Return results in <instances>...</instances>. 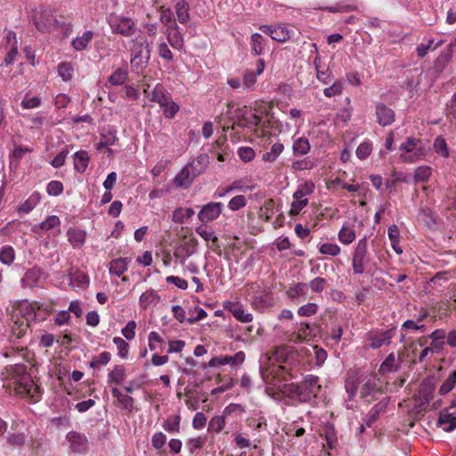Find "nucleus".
<instances>
[{"instance_id": "obj_1", "label": "nucleus", "mask_w": 456, "mask_h": 456, "mask_svg": "<svg viewBox=\"0 0 456 456\" xmlns=\"http://www.w3.org/2000/svg\"><path fill=\"white\" fill-rule=\"evenodd\" d=\"M272 102H256L255 108L235 107L228 104L225 113L216 117V123L224 132L232 131L231 137L239 140L240 129L253 130L259 137L270 135V129L277 127V120L272 113Z\"/></svg>"}, {"instance_id": "obj_2", "label": "nucleus", "mask_w": 456, "mask_h": 456, "mask_svg": "<svg viewBox=\"0 0 456 456\" xmlns=\"http://www.w3.org/2000/svg\"><path fill=\"white\" fill-rule=\"evenodd\" d=\"M3 387L10 395L14 394L21 397L37 402L40 398V387L35 383L27 370V366L21 362L4 366L0 371Z\"/></svg>"}, {"instance_id": "obj_3", "label": "nucleus", "mask_w": 456, "mask_h": 456, "mask_svg": "<svg viewBox=\"0 0 456 456\" xmlns=\"http://www.w3.org/2000/svg\"><path fill=\"white\" fill-rule=\"evenodd\" d=\"M270 365L261 369V375L265 382L270 380H289L296 378L294 368L298 363V354L291 346H276L268 356Z\"/></svg>"}, {"instance_id": "obj_4", "label": "nucleus", "mask_w": 456, "mask_h": 456, "mask_svg": "<svg viewBox=\"0 0 456 456\" xmlns=\"http://www.w3.org/2000/svg\"><path fill=\"white\" fill-rule=\"evenodd\" d=\"M42 310V305L39 302L34 301L29 303L22 301L17 304L12 314V331L17 338H21L25 335L30 326L31 322L41 321L45 317H40L39 312Z\"/></svg>"}, {"instance_id": "obj_5", "label": "nucleus", "mask_w": 456, "mask_h": 456, "mask_svg": "<svg viewBox=\"0 0 456 456\" xmlns=\"http://www.w3.org/2000/svg\"><path fill=\"white\" fill-rule=\"evenodd\" d=\"M246 292L251 297V305L254 309L259 312H264L275 303L272 290L265 285L264 281L248 283Z\"/></svg>"}, {"instance_id": "obj_6", "label": "nucleus", "mask_w": 456, "mask_h": 456, "mask_svg": "<svg viewBox=\"0 0 456 456\" xmlns=\"http://www.w3.org/2000/svg\"><path fill=\"white\" fill-rule=\"evenodd\" d=\"M399 150L401 151L400 159L404 163H414L423 159L426 156L423 142L413 136L407 137L401 143Z\"/></svg>"}, {"instance_id": "obj_7", "label": "nucleus", "mask_w": 456, "mask_h": 456, "mask_svg": "<svg viewBox=\"0 0 456 456\" xmlns=\"http://www.w3.org/2000/svg\"><path fill=\"white\" fill-rule=\"evenodd\" d=\"M384 388L380 379L374 373L363 374L362 379V387L360 396L371 403L378 399V395H382Z\"/></svg>"}, {"instance_id": "obj_8", "label": "nucleus", "mask_w": 456, "mask_h": 456, "mask_svg": "<svg viewBox=\"0 0 456 456\" xmlns=\"http://www.w3.org/2000/svg\"><path fill=\"white\" fill-rule=\"evenodd\" d=\"M107 21L115 34L122 35L123 37H131L136 31L135 22L133 19L126 17L122 14L110 13Z\"/></svg>"}, {"instance_id": "obj_9", "label": "nucleus", "mask_w": 456, "mask_h": 456, "mask_svg": "<svg viewBox=\"0 0 456 456\" xmlns=\"http://www.w3.org/2000/svg\"><path fill=\"white\" fill-rule=\"evenodd\" d=\"M200 160L192 161L187 164L175 177V183L178 187L188 188L194 178L201 173V167H200Z\"/></svg>"}, {"instance_id": "obj_10", "label": "nucleus", "mask_w": 456, "mask_h": 456, "mask_svg": "<svg viewBox=\"0 0 456 456\" xmlns=\"http://www.w3.org/2000/svg\"><path fill=\"white\" fill-rule=\"evenodd\" d=\"M301 392V403H308L312 399L317 397L322 389L319 384V378L315 375H306L301 383H298Z\"/></svg>"}, {"instance_id": "obj_11", "label": "nucleus", "mask_w": 456, "mask_h": 456, "mask_svg": "<svg viewBox=\"0 0 456 456\" xmlns=\"http://www.w3.org/2000/svg\"><path fill=\"white\" fill-rule=\"evenodd\" d=\"M369 262L368 243L366 238L359 240L354 248L352 259V267L354 274L364 273L365 265Z\"/></svg>"}, {"instance_id": "obj_12", "label": "nucleus", "mask_w": 456, "mask_h": 456, "mask_svg": "<svg viewBox=\"0 0 456 456\" xmlns=\"http://www.w3.org/2000/svg\"><path fill=\"white\" fill-rule=\"evenodd\" d=\"M198 240L194 237H184L182 243L174 250V256L181 264L183 265L187 258L192 256L197 249Z\"/></svg>"}, {"instance_id": "obj_13", "label": "nucleus", "mask_w": 456, "mask_h": 456, "mask_svg": "<svg viewBox=\"0 0 456 456\" xmlns=\"http://www.w3.org/2000/svg\"><path fill=\"white\" fill-rule=\"evenodd\" d=\"M224 207L222 202H208L202 206L198 213V218L203 224L213 222L220 216Z\"/></svg>"}, {"instance_id": "obj_14", "label": "nucleus", "mask_w": 456, "mask_h": 456, "mask_svg": "<svg viewBox=\"0 0 456 456\" xmlns=\"http://www.w3.org/2000/svg\"><path fill=\"white\" fill-rule=\"evenodd\" d=\"M259 29L270 36L273 40L281 43L289 40L294 33V31L286 25H262L259 27Z\"/></svg>"}, {"instance_id": "obj_15", "label": "nucleus", "mask_w": 456, "mask_h": 456, "mask_svg": "<svg viewBox=\"0 0 456 456\" xmlns=\"http://www.w3.org/2000/svg\"><path fill=\"white\" fill-rule=\"evenodd\" d=\"M287 380L275 379L274 381L270 380L266 382L277 388V390L284 396L290 398L296 402L301 403V392L298 387V383H286Z\"/></svg>"}, {"instance_id": "obj_16", "label": "nucleus", "mask_w": 456, "mask_h": 456, "mask_svg": "<svg viewBox=\"0 0 456 456\" xmlns=\"http://www.w3.org/2000/svg\"><path fill=\"white\" fill-rule=\"evenodd\" d=\"M131 64L139 67L148 62L150 59L149 45L146 42H134L131 49Z\"/></svg>"}, {"instance_id": "obj_17", "label": "nucleus", "mask_w": 456, "mask_h": 456, "mask_svg": "<svg viewBox=\"0 0 456 456\" xmlns=\"http://www.w3.org/2000/svg\"><path fill=\"white\" fill-rule=\"evenodd\" d=\"M245 361V353L239 351L233 355H220L213 357L208 362L209 367H218L222 365H231L232 367H238Z\"/></svg>"}, {"instance_id": "obj_18", "label": "nucleus", "mask_w": 456, "mask_h": 456, "mask_svg": "<svg viewBox=\"0 0 456 456\" xmlns=\"http://www.w3.org/2000/svg\"><path fill=\"white\" fill-rule=\"evenodd\" d=\"M362 377L363 373L357 370H351L347 372L345 380V388L349 400L354 399L357 395L359 386L362 384Z\"/></svg>"}, {"instance_id": "obj_19", "label": "nucleus", "mask_w": 456, "mask_h": 456, "mask_svg": "<svg viewBox=\"0 0 456 456\" xmlns=\"http://www.w3.org/2000/svg\"><path fill=\"white\" fill-rule=\"evenodd\" d=\"M314 336V328L306 322L297 323L295 330L289 335V340L295 343L309 341Z\"/></svg>"}, {"instance_id": "obj_20", "label": "nucleus", "mask_w": 456, "mask_h": 456, "mask_svg": "<svg viewBox=\"0 0 456 456\" xmlns=\"http://www.w3.org/2000/svg\"><path fill=\"white\" fill-rule=\"evenodd\" d=\"M377 122L382 126H388L395 120V111L385 103H378L375 108Z\"/></svg>"}, {"instance_id": "obj_21", "label": "nucleus", "mask_w": 456, "mask_h": 456, "mask_svg": "<svg viewBox=\"0 0 456 456\" xmlns=\"http://www.w3.org/2000/svg\"><path fill=\"white\" fill-rule=\"evenodd\" d=\"M57 20L47 12H43L34 16V24L37 30L49 32L55 28Z\"/></svg>"}, {"instance_id": "obj_22", "label": "nucleus", "mask_w": 456, "mask_h": 456, "mask_svg": "<svg viewBox=\"0 0 456 456\" xmlns=\"http://www.w3.org/2000/svg\"><path fill=\"white\" fill-rule=\"evenodd\" d=\"M144 93L147 94V97L151 102H157L159 107L166 105L167 102L171 98V94L161 84H157L153 90L149 93L145 89Z\"/></svg>"}, {"instance_id": "obj_23", "label": "nucleus", "mask_w": 456, "mask_h": 456, "mask_svg": "<svg viewBox=\"0 0 456 456\" xmlns=\"http://www.w3.org/2000/svg\"><path fill=\"white\" fill-rule=\"evenodd\" d=\"M388 404V398L385 397L376 403L367 413L365 423L370 428L374 422L379 418L380 414L385 412Z\"/></svg>"}, {"instance_id": "obj_24", "label": "nucleus", "mask_w": 456, "mask_h": 456, "mask_svg": "<svg viewBox=\"0 0 456 456\" xmlns=\"http://www.w3.org/2000/svg\"><path fill=\"white\" fill-rule=\"evenodd\" d=\"M68 241L70 243L73 248H81L86 239V232L84 230L77 228H69L67 231Z\"/></svg>"}, {"instance_id": "obj_25", "label": "nucleus", "mask_w": 456, "mask_h": 456, "mask_svg": "<svg viewBox=\"0 0 456 456\" xmlns=\"http://www.w3.org/2000/svg\"><path fill=\"white\" fill-rule=\"evenodd\" d=\"M42 275L43 270L38 266H34L27 270L21 281L25 287L34 288L39 284Z\"/></svg>"}, {"instance_id": "obj_26", "label": "nucleus", "mask_w": 456, "mask_h": 456, "mask_svg": "<svg viewBox=\"0 0 456 456\" xmlns=\"http://www.w3.org/2000/svg\"><path fill=\"white\" fill-rule=\"evenodd\" d=\"M69 446L74 452H82L86 450L87 439L86 436L77 432H69L67 435Z\"/></svg>"}, {"instance_id": "obj_27", "label": "nucleus", "mask_w": 456, "mask_h": 456, "mask_svg": "<svg viewBox=\"0 0 456 456\" xmlns=\"http://www.w3.org/2000/svg\"><path fill=\"white\" fill-rule=\"evenodd\" d=\"M160 297L156 290L151 289L143 292L139 298V304L142 309H147L149 306H155L159 304Z\"/></svg>"}, {"instance_id": "obj_28", "label": "nucleus", "mask_w": 456, "mask_h": 456, "mask_svg": "<svg viewBox=\"0 0 456 456\" xmlns=\"http://www.w3.org/2000/svg\"><path fill=\"white\" fill-rule=\"evenodd\" d=\"M130 259L127 257H118L110 262L109 271L110 274L118 277L121 276L127 271Z\"/></svg>"}, {"instance_id": "obj_29", "label": "nucleus", "mask_w": 456, "mask_h": 456, "mask_svg": "<svg viewBox=\"0 0 456 456\" xmlns=\"http://www.w3.org/2000/svg\"><path fill=\"white\" fill-rule=\"evenodd\" d=\"M74 168L77 172L83 174L89 164L90 155L88 151L81 150L75 152L74 156Z\"/></svg>"}, {"instance_id": "obj_30", "label": "nucleus", "mask_w": 456, "mask_h": 456, "mask_svg": "<svg viewBox=\"0 0 456 456\" xmlns=\"http://www.w3.org/2000/svg\"><path fill=\"white\" fill-rule=\"evenodd\" d=\"M370 346L371 348L377 349L381 347L384 345L390 344L391 336L389 331L379 332V333H370L369 335Z\"/></svg>"}, {"instance_id": "obj_31", "label": "nucleus", "mask_w": 456, "mask_h": 456, "mask_svg": "<svg viewBox=\"0 0 456 456\" xmlns=\"http://www.w3.org/2000/svg\"><path fill=\"white\" fill-rule=\"evenodd\" d=\"M275 201L273 199L265 200L257 213L258 218L264 222H269L274 214Z\"/></svg>"}, {"instance_id": "obj_32", "label": "nucleus", "mask_w": 456, "mask_h": 456, "mask_svg": "<svg viewBox=\"0 0 456 456\" xmlns=\"http://www.w3.org/2000/svg\"><path fill=\"white\" fill-rule=\"evenodd\" d=\"M311 149L309 140L306 137H298L293 141L292 151L295 156L306 155Z\"/></svg>"}, {"instance_id": "obj_33", "label": "nucleus", "mask_w": 456, "mask_h": 456, "mask_svg": "<svg viewBox=\"0 0 456 456\" xmlns=\"http://www.w3.org/2000/svg\"><path fill=\"white\" fill-rule=\"evenodd\" d=\"M94 37V33L91 30L85 31L82 36L77 37L71 42L72 47L76 51H83L86 49L87 45L91 43Z\"/></svg>"}, {"instance_id": "obj_34", "label": "nucleus", "mask_w": 456, "mask_h": 456, "mask_svg": "<svg viewBox=\"0 0 456 456\" xmlns=\"http://www.w3.org/2000/svg\"><path fill=\"white\" fill-rule=\"evenodd\" d=\"M111 394L117 398L123 410L133 411L134 400L132 396L123 395L117 387L111 389Z\"/></svg>"}, {"instance_id": "obj_35", "label": "nucleus", "mask_w": 456, "mask_h": 456, "mask_svg": "<svg viewBox=\"0 0 456 456\" xmlns=\"http://www.w3.org/2000/svg\"><path fill=\"white\" fill-rule=\"evenodd\" d=\"M387 235L391 242L393 249L398 254L403 253V248L400 247V232L399 229L395 224H392L388 227Z\"/></svg>"}, {"instance_id": "obj_36", "label": "nucleus", "mask_w": 456, "mask_h": 456, "mask_svg": "<svg viewBox=\"0 0 456 456\" xmlns=\"http://www.w3.org/2000/svg\"><path fill=\"white\" fill-rule=\"evenodd\" d=\"M194 215V210L191 208H178L173 212L172 220L179 224H183Z\"/></svg>"}, {"instance_id": "obj_37", "label": "nucleus", "mask_w": 456, "mask_h": 456, "mask_svg": "<svg viewBox=\"0 0 456 456\" xmlns=\"http://www.w3.org/2000/svg\"><path fill=\"white\" fill-rule=\"evenodd\" d=\"M315 189V185L312 181H305L298 185L296 191L293 193V199H305V196L311 195Z\"/></svg>"}, {"instance_id": "obj_38", "label": "nucleus", "mask_w": 456, "mask_h": 456, "mask_svg": "<svg viewBox=\"0 0 456 456\" xmlns=\"http://www.w3.org/2000/svg\"><path fill=\"white\" fill-rule=\"evenodd\" d=\"M175 12L180 23L184 24L190 20L189 4L185 0H180L175 4Z\"/></svg>"}, {"instance_id": "obj_39", "label": "nucleus", "mask_w": 456, "mask_h": 456, "mask_svg": "<svg viewBox=\"0 0 456 456\" xmlns=\"http://www.w3.org/2000/svg\"><path fill=\"white\" fill-rule=\"evenodd\" d=\"M40 201V194L33 192L22 204L19 206L18 211L22 213H29Z\"/></svg>"}, {"instance_id": "obj_40", "label": "nucleus", "mask_w": 456, "mask_h": 456, "mask_svg": "<svg viewBox=\"0 0 456 456\" xmlns=\"http://www.w3.org/2000/svg\"><path fill=\"white\" fill-rule=\"evenodd\" d=\"M307 284L303 282L297 283L294 287L287 290L288 297L294 302L299 303V297L306 293Z\"/></svg>"}, {"instance_id": "obj_41", "label": "nucleus", "mask_w": 456, "mask_h": 456, "mask_svg": "<svg viewBox=\"0 0 456 456\" xmlns=\"http://www.w3.org/2000/svg\"><path fill=\"white\" fill-rule=\"evenodd\" d=\"M338 240L344 245L351 244L356 237L354 228L343 225L338 234Z\"/></svg>"}, {"instance_id": "obj_42", "label": "nucleus", "mask_w": 456, "mask_h": 456, "mask_svg": "<svg viewBox=\"0 0 456 456\" xmlns=\"http://www.w3.org/2000/svg\"><path fill=\"white\" fill-rule=\"evenodd\" d=\"M126 378L125 368L123 365H115L113 370L108 374V383L119 385Z\"/></svg>"}, {"instance_id": "obj_43", "label": "nucleus", "mask_w": 456, "mask_h": 456, "mask_svg": "<svg viewBox=\"0 0 456 456\" xmlns=\"http://www.w3.org/2000/svg\"><path fill=\"white\" fill-rule=\"evenodd\" d=\"M318 251L322 255L337 256L340 254L341 248L336 243L326 242L318 246Z\"/></svg>"}, {"instance_id": "obj_44", "label": "nucleus", "mask_w": 456, "mask_h": 456, "mask_svg": "<svg viewBox=\"0 0 456 456\" xmlns=\"http://www.w3.org/2000/svg\"><path fill=\"white\" fill-rule=\"evenodd\" d=\"M438 424L441 426L448 424V426L444 427V430L445 432H452L456 428V416L450 413H441L438 419Z\"/></svg>"}, {"instance_id": "obj_45", "label": "nucleus", "mask_w": 456, "mask_h": 456, "mask_svg": "<svg viewBox=\"0 0 456 456\" xmlns=\"http://www.w3.org/2000/svg\"><path fill=\"white\" fill-rule=\"evenodd\" d=\"M74 68L70 62L62 61L58 65V75L65 82L71 80Z\"/></svg>"}, {"instance_id": "obj_46", "label": "nucleus", "mask_w": 456, "mask_h": 456, "mask_svg": "<svg viewBox=\"0 0 456 456\" xmlns=\"http://www.w3.org/2000/svg\"><path fill=\"white\" fill-rule=\"evenodd\" d=\"M231 312L232 315L241 322H250L253 320V315L246 312L240 305H234Z\"/></svg>"}, {"instance_id": "obj_47", "label": "nucleus", "mask_w": 456, "mask_h": 456, "mask_svg": "<svg viewBox=\"0 0 456 456\" xmlns=\"http://www.w3.org/2000/svg\"><path fill=\"white\" fill-rule=\"evenodd\" d=\"M372 151V142L370 141H364L357 147L355 155L359 159L364 160L371 154Z\"/></svg>"}, {"instance_id": "obj_48", "label": "nucleus", "mask_w": 456, "mask_h": 456, "mask_svg": "<svg viewBox=\"0 0 456 456\" xmlns=\"http://www.w3.org/2000/svg\"><path fill=\"white\" fill-rule=\"evenodd\" d=\"M435 151L443 158H448L450 155L449 148L445 139L443 136H437L434 142Z\"/></svg>"}, {"instance_id": "obj_49", "label": "nucleus", "mask_w": 456, "mask_h": 456, "mask_svg": "<svg viewBox=\"0 0 456 456\" xmlns=\"http://www.w3.org/2000/svg\"><path fill=\"white\" fill-rule=\"evenodd\" d=\"M284 146L282 143H274L271 147V151L268 152H265L263 154V160L267 162H273L276 160V159L281 155V153L283 151Z\"/></svg>"}, {"instance_id": "obj_50", "label": "nucleus", "mask_w": 456, "mask_h": 456, "mask_svg": "<svg viewBox=\"0 0 456 456\" xmlns=\"http://www.w3.org/2000/svg\"><path fill=\"white\" fill-rule=\"evenodd\" d=\"M251 48L255 55H260L264 52L265 39L262 35L255 33L251 37Z\"/></svg>"}, {"instance_id": "obj_51", "label": "nucleus", "mask_w": 456, "mask_h": 456, "mask_svg": "<svg viewBox=\"0 0 456 456\" xmlns=\"http://www.w3.org/2000/svg\"><path fill=\"white\" fill-rule=\"evenodd\" d=\"M225 425V417L223 415L214 416L208 422V432H215L218 434L222 431Z\"/></svg>"}, {"instance_id": "obj_52", "label": "nucleus", "mask_w": 456, "mask_h": 456, "mask_svg": "<svg viewBox=\"0 0 456 456\" xmlns=\"http://www.w3.org/2000/svg\"><path fill=\"white\" fill-rule=\"evenodd\" d=\"M456 47V44H453V43H451L449 45H448V48H447V51L443 53L436 61L435 62V67L436 68H438L439 64L441 62L442 65H441V68L439 69V71H442L444 65L449 62L452 57V53H453V48Z\"/></svg>"}, {"instance_id": "obj_53", "label": "nucleus", "mask_w": 456, "mask_h": 456, "mask_svg": "<svg viewBox=\"0 0 456 456\" xmlns=\"http://www.w3.org/2000/svg\"><path fill=\"white\" fill-rule=\"evenodd\" d=\"M15 258L14 249L11 246H4L0 249V261L10 265Z\"/></svg>"}, {"instance_id": "obj_54", "label": "nucleus", "mask_w": 456, "mask_h": 456, "mask_svg": "<svg viewBox=\"0 0 456 456\" xmlns=\"http://www.w3.org/2000/svg\"><path fill=\"white\" fill-rule=\"evenodd\" d=\"M432 169L428 166H420L416 168L414 173V181L418 182H427L431 176Z\"/></svg>"}, {"instance_id": "obj_55", "label": "nucleus", "mask_w": 456, "mask_h": 456, "mask_svg": "<svg viewBox=\"0 0 456 456\" xmlns=\"http://www.w3.org/2000/svg\"><path fill=\"white\" fill-rule=\"evenodd\" d=\"M113 343L116 345L118 348V354L122 359H127L129 353V345L120 337H115L113 338Z\"/></svg>"}, {"instance_id": "obj_56", "label": "nucleus", "mask_w": 456, "mask_h": 456, "mask_svg": "<svg viewBox=\"0 0 456 456\" xmlns=\"http://www.w3.org/2000/svg\"><path fill=\"white\" fill-rule=\"evenodd\" d=\"M127 78V72L125 69H118L109 77V82L112 86H121Z\"/></svg>"}, {"instance_id": "obj_57", "label": "nucleus", "mask_w": 456, "mask_h": 456, "mask_svg": "<svg viewBox=\"0 0 456 456\" xmlns=\"http://www.w3.org/2000/svg\"><path fill=\"white\" fill-rule=\"evenodd\" d=\"M319 306L315 303H307L297 309V314L301 317H311L318 312Z\"/></svg>"}, {"instance_id": "obj_58", "label": "nucleus", "mask_w": 456, "mask_h": 456, "mask_svg": "<svg viewBox=\"0 0 456 456\" xmlns=\"http://www.w3.org/2000/svg\"><path fill=\"white\" fill-rule=\"evenodd\" d=\"M456 384V370H453L444 380L439 389L441 395H446L451 392Z\"/></svg>"}, {"instance_id": "obj_59", "label": "nucleus", "mask_w": 456, "mask_h": 456, "mask_svg": "<svg viewBox=\"0 0 456 456\" xmlns=\"http://www.w3.org/2000/svg\"><path fill=\"white\" fill-rule=\"evenodd\" d=\"M163 110V114L167 118H173L175 114L179 111L180 107L176 104L172 98H170L167 104L160 107Z\"/></svg>"}, {"instance_id": "obj_60", "label": "nucleus", "mask_w": 456, "mask_h": 456, "mask_svg": "<svg viewBox=\"0 0 456 456\" xmlns=\"http://www.w3.org/2000/svg\"><path fill=\"white\" fill-rule=\"evenodd\" d=\"M247 205V199L244 195H236L228 202V208L232 211H238Z\"/></svg>"}, {"instance_id": "obj_61", "label": "nucleus", "mask_w": 456, "mask_h": 456, "mask_svg": "<svg viewBox=\"0 0 456 456\" xmlns=\"http://www.w3.org/2000/svg\"><path fill=\"white\" fill-rule=\"evenodd\" d=\"M61 224V220L57 216H49L45 221H43L39 227L43 231H50L54 228H58Z\"/></svg>"}, {"instance_id": "obj_62", "label": "nucleus", "mask_w": 456, "mask_h": 456, "mask_svg": "<svg viewBox=\"0 0 456 456\" xmlns=\"http://www.w3.org/2000/svg\"><path fill=\"white\" fill-rule=\"evenodd\" d=\"M307 204L308 199H293V201L291 202L290 205V209L289 211V215L290 216H297L301 212V210L307 206Z\"/></svg>"}, {"instance_id": "obj_63", "label": "nucleus", "mask_w": 456, "mask_h": 456, "mask_svg": "<svg viewBox=\"0 0 456 456\" xmlns=\"http://www.w3.org/2000/svg\"><path fill=\"white\" fill-rule=\"evenodd\" d=\"M167 41L171 45L172 47L175 49H181L183 45V40L181 33L179 31H169L167 35Z\"/></svg>"}, {"instance_id": "obj_64", "label": "nucleus", "mask_w": 456, "mask_h": 456, "mask_svg": "<svg viewBox=\"0 0 456 456\" xmlns=\"http://www.w3.org/2000/svg\"><path fill=\"white\" fill-rule=\"evenodd\" d=\"M327 281L324 278L316 277L307 284V289L309 288L313 292L321 293L324 290Z\"/></svg>"}]
</instances>
